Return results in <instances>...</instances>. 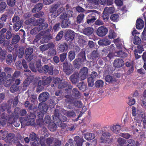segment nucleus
<instances>
[{"label": "nucleus", "instance_id": "obj_41", "mask_svg": "<svg viewBox=\"0 0 146 146\" xmlns=\"http://www.w3.org/2000/svg\"><path fill=\"white\" fill-rule=\"evenodd\" d=\"M118 56L121 57H126L127 56V54L122 51L120 50L117 53Z\"/></svg>", "mask_w": 146, "mask_h": 146}, {"label": "nucleus", "instance_id": "obj_55", "mask_svg": "<svg viewBox=\"0 0 146 146\" xmlns=\"http://www.w3.org/2000/svg\"><path fill=\"white\" fill-rule=\"evenodd\" d=\"M135 50H137V51L138 52V53L141 54L143 51H144V49L142 46L139 45L138 46L137 49Z\"/></svg>", "mask_w": 146, "mask_h": 146}, {"label": "nucleus", "instance_id": "obj_51", "mask_svg": "<svg viewBox=\"0 0 146 146\" xmlns=\"http://www.w3.org/2000/svg\"><path fill=\"white\" fill-rule=\"evenodd\" d=\"M7 57V62L8 64H10L13 61L12 55L11 54H9Z\"/></svg>", "mask_w": 146, "mask_h": 146}, {"label": "nucleus", "instance_id": "obj_33", "mask_svg": "<svg viewBox=\"0 0 146 146\" xmlns=\"http://www.w3.org/2000/svg\"><path fill=\"white\" fill-rule=\"evenodd\" d=\"M67 45L66 44L64 43L60 45L59 49L60 51L63 52L67 50Z\"/></svg>", "mask_w": 146, "mask_h": 146}, {"label": "nucleus", "instance_id": "obj_47", "mask_svg": "<svg viewBox=\"0 0 146 146\" xmlns=\"http://www.w3.org/2000/svg\"><path fill=\"white\" fill-rule=\"evenodd\" d=\"M7 14H3L1 18L0 19V22L1 23H4L6 21L7 19Z\"/></svg>", "mask_w": 146, "mask_h": 146}, {"label": "nucleus", "instance_id": "obj_31", "mask_svg": "<svg viewBox=\"0 0 146 146\" xmlns=\"http://www.w3.org/2000/svg\"><path fill=\"white\" fill-rule=\"evenodd\" d=\"M117 36V34L113 31L110 30L109 31L108 37L111 39L115 38Z\"/></svg>", "mask_w": 146, "mask_h": 146}, {"label": "nucleus", "instance_id": "obj_45", "mask_svg": "<svg viewBox=\"0 0 146 146\" xmlns=\"http://www.w3.org/2000/svg\"><path fill=\"white\" fill-rule=\"evenodd\" d=\"M114 42L115 43L117 47L119 49L121 48L122 45V44H120V42H119L118 39L114 40Z\"/></svg>", "mask_w": 146, "mask_h": 146}, {"label": "nucleus", "instance_id": "obj_62", "mask_svg": "<svg viewBox=\"0 0 146 146\" xmlns=\"http://www.w3.org/2000/svg\"><path fill=\"white\" fill-rule=\"evenodd\" d=\"M146 27H145L144 30L142 33V38L143 40H146Z\"/></svg>", "mask_w": 146, "mask_h": 146}, {"label": "nucleus", "instance_id": "obj_25", "mask_svg": "<svg viewBox=\"0 0 146 146\" xmlns=\"http://www.w3.org/2000/svg\"><path fill=\"white\" fill-rule=\"evenodd\" d=\"M70 24V22L68 19L64 20L62 22L61 27L62 28H66L68 27L69 24Z\"/></svg>", "mask_w": 146, "mask_h": 146}, {"label": "nucleus", "instance_id": "obj_30", "mask_svg": "<svg viewBox=\"0 0 146 146\" xmlns=\"http://www.w3.org/2000/svg\"><path fill=\"white\" fill-rule=\"evenodd\" d=\"M23 21H21L19 22L16 23L13 26L14 29L16 31H18L21 27Z\"/></svg>", "mask_w": 146, "mask_h": 146}, {"label": "nucleus", "instance_id": "obj_34", "mask_svg": "<svg viewBox=\"0 0 146 146\" xmlns=\"http://www.w3.org/2000/svg\"><path fill=\"white\" fill-rule=\"evenodd\" d=\"M76 35L78 37V38L79 39V41L80 42L83 43L86 41V39L83 36L80 35L79 34H77Z\"/></svg>", "mask_w": 146, "mask_h": 146}, {"label": "nucleus", "instance_id": "obj_63", "mask_svg": "<svg viewBox=\"0 0 146 146\" xmlns=\"http://www.w3.org/2000/svg\"><path fill=\"white\" fill-rule=\"evenodd\" d=\"M59 25L60 24L58 23L56 24L54 26L53 29L54 31H57L60 29Z\"/></svg>", "mask_w": 146, "mask_h": 146}, {"label": "nucleus", "instance_id": "obj_6", "mask_svg": "<svg viewBox=\"0 0 146 146\" xmlns=\"http://www.w3.org/2000/svg\"><path fill=\"white\" fill-rule=\"evenodd\" d=\"M114 11V9L112 7H106L103 13L104 20L106 21H107L109 18V14L113 13Z\"/></svg>", "mask_w": 146, "mask_h": 146}, {"label": "nucleus", "instance_id": "obj_40", "mask_svg": "<svg viewBox=\"0 0 146 146\" xmlns=\"http://www.w3.org/2000/svg\"><path fill=\"white\" fill-rule=\"evenodd\" d=\"M75 53L73 51H70L68 53V57L70 60H72L75 57Z\"/></svg>", "mask_w": 146, "mask_h": 146}, {"label": "nucleus", "instance_id": "obj_50", "mask_svg": "<svg viewBox=\"0 0 146 146\" xmlns=\"http://www.w3.org/2000/svg\"><path fill=\"white\" fill-rule=\"evenodd\" d=\"M18 86L15 85H13L10 89V91L12 93H14L16 91L18 90Z\"/></svg>", "mask_w": 146, "mask_h": 146}, {"label": "nucleus", "instance_id": "obj_12", "mask_svg": "<svg viewBox=\"0 0 146 146\" xmlns=\"http://www.w3.org/2000/svg\"><path fill=\"white\" fill-rule=\"evenodd\" d=\"M74 36V32L71 30H68L66 33L65 38L67 41L70 42L73 40Z\"/></svg>", "mask_w": 146, "mask_h": 146}, {"label": "nucleus", "instance_id": "obj_5", "mask_svg": "<svg viewBox=\"0 0 146 146\" xmlns=\"http://www.w3.org/2000/svg\"><path fill=\"white\" fill-rule=\"evenodd\" d=\"M5 75V74L4 72H2L0 74V85L4 84L5 86L8 87L11 84V81L10 79H6Z\"/></svg>", "mask_w": 146, "mask_h": 146}, {"label": "nucleus", "instance_id": "obj_35", "mask_svg": "<svg viewBox=\"0 0 146 146\" xmlns=\"http://www.w3.org/2000/svg\"><path fill=\"white\" fill-rule=\"evenodd\" d=\"M7 6V4L5 2H2L0 3V12H3Z\"/></svg>", "mask_w": 146, "mask_h": 146}, {"label": "nucleus", "instance_id": "obj_2", "mask_svg": "<svg viewBox=\"0 0 146 146\" xmlns=\"http://www.w3.org/2000/svg\"><path fill=\"white\" fill-rule=\"evenodd\" d=\"M84 70V74H80V73L78 76L77 74H75L72 75L71 77V80L73 83H75L79 80H83L85 79L88 74V69L86 67H84L81 69V72Z\"/></svg>", "mask_w": 146, "mask_h": 146}, {"label": "nucleus", "instance_id": "obj_8", "mask_svg": "<svg viewBox=\"0 0 146 146\" xmlns=\"http://www.w3.org/2000/svg\"><path fill=\"white\" fill-rule=\"evenodd\" d=\"M108 32V29L106 27L101 26L99 27L97 30V34L99 36H103L107 34Z\"/></svg>", "mask_w": 146, "mask_h": 146}, {"label": "nucleus", "instance_id": "obj_20", "mask_svg": "<svg viewBox=\"0 0 146 146\" xmlns=\"http://www.w3.org/2000/svg\"><path fill=\"white\" fill-rule=\"evenodd\" d=\"M94 13H91L87 17V22L88 23L93 22L96 19L94 17Z\"/></svg>", "mask_w": 146, "mask_h": 146}, {"label": "nucleus", "instance_id": "obj_29", "mask_svg": "<svg viewBox=\"0 0 146 146\" xmlns=\"http://www.w3.org/2000/svg\"><path fill=\"white\" fill-rule=\"evenodd\" d=\"M93 31L92 28L88 27L85 28L83 31L84 33L86 35H89L92 34Z\"/></svg>", "mask_w": 146, "mask_h": 146}, {"label": "nucleus", "instance_id": "obj_52", "mask_svg": "<svg viewBox=\"0 0 146 146\" xmlns=\"http://www.w3.org/2000/svg\"><path fill=\"white\" fill-rule=\"evenodd\" d=\"M73 92L74 96L76 98H79L80 94L76 89H74L73 90Z\"/></svg>", "mask_w": 146, "mask_h": 146}, {"label": "nucleus", "instance_id": "obj_10", "mask_svg": "<svg viewBox=\"0 0 146 146\" xmlns=\"http://www.w3.org/2000/svg\"><path fill=\"white\" fill-rule=\"evenodd\" d=\"M57 5H56L51 9L49 15L51 16V19L55 18L59 15V13L57 9Z\"/></svg>", "mask_w": 146, "mask_h": 146}, {"label": "nucleus", "instance_id": "obj_32", "mask_svg": "<svg viewBox=\"0 0 146 146\" xmlns=\"http://www.w3.org/2000/svg\"><path fill=\"white\" fill-rule=\"evenodd\" d=\"M33 49L31 48H27L25 51V54L26 56L28 58L33 52Z\"/></svg>", "mask_w": 146, "mask_h": 146}, {"label": "nucleus", "instance_id": "obj_58", "mask_svg": "<svg viewBox=\"0 0 146 146\" xmlns=\"http://www.w3.org/2000/svg\"><path fill=\"white\" fill-rule=\"evenodd\" d=\"M66 54L64 53L60 55V60L61 61L63 62L66 58Z\"/></svg>", "mask_w": 146, "mask_h": 146}, {"label": "nucleus", "instance_id": "obj_44", "mask_svg": "<svg viewBox=\"0 0 146 146\" xmlns=\"http://www.w3.org/2000/svg\"><path fill=\"white\" fill-rule=\"evenodd\" d=\"M111 19L114 21H117L119 19V16L117 14H114L111 15Z\"/></svg>", "mask_w": 146, "mask_h": 146}, {"label": "nucleus", "instance_id": "obj_22", "mask_svg": "<svg viewBox=\"0 0 146 146\" xmlns=\"http://www.w3.org/2000/svg\"><path fill=\"white\" fill-rule=\"evenodd\" d=\"M43 69L45 73H46L48 72L49 73L52 75L53 74V68L52 67H49L47 65H45L43 68Z\"/></svg>", "mask_w": 146, "mask_h": 146}, {"label": "nucleus", "instance_id": "obj_46", "mask_svg": "<svg viewBox=\"0 0 146 146\" xmlns=\"http://www.w3.org/2000/svg\"><path fill=\"white\" fill-rule=\"evenodd\" d=\"M88 81L89 86L91 87L94 85V80L89 78H88Z\"/></svg>", "mask_w": 146, "mask_h": 146}, {"label": "nucleus", "instance_id": "obj_19", "mask_svg": "<svg viewBox=\"0 0 146 146\" xmlns=\"http://www.w3.org/2000/svg\"><path fill=\"white\" fill-rule=\"evenodd\" d=\"M111 41L107 39L100 40L98 42V44L100 45H107L111 43Z\"/></svg>", "mask_w": 146, "mask_h": 146}, {"label": "nucleus", "instance_id": "obj_43", "mask_svg": "<svg viewBox=\"0 0 146 146\" xmlns=\"http://www.w3.org/2000/svg\"><path fill=\"white\" fill-rule=\"evenodd\" d=\"M34 119L33 118H31L28 119L27 123H25L27 125H32L34 123Z\"/></svg>", "mask_w": 146, "mask_h": 146}, {"label": "nucleus", "instance_id": "obj_49", "mask_svg": "<svg viewBox=\"0 0 146 146\" xmlns=\"http://www.w3.org/2000/svg\"><path fill=\"white\" fill-rule=\"evenodd\" d=\"M24 51V50L23 49L19 50V51H18L17 55L19 58H21L22 57L23 55Z\"/></svg>", "mask_w": 146, "mask_h": 146}, {"label": "nucleus", "instance_id": "obj_61", "mask_svg": "<svg viewBox=\"0 0 146 146\" xmlns=\"http://www.w3.org/2000/svg\"><path fill=\"white\" fill-rule=\"evenodd\" d=\"M2 131H1V135L3 136V139H4L6 137H7L8 135V132L7 131H5L4 132H2Z\"/></svg>", "mask_w": 146, "mask_h": 146}, {"label": "nucleus", "instance_id": "obj_18", "mask_svg": "<svg viewBox=\"0 0 146 146\" xmlns=\"http://www.w3.org/2000/svg\"><path fill=\"white\" fill-rule=\"evenodd\" d=\"M109 135L107 133H104L100 138V142H106L108 141L109 139Z\"/></svg>", "mask_w": 146, "mask_h": 146}, {"label": "nucleus", "instance_id": "obj_7", "mask_svg": "<svg viewBox=\"0 0 146 146\" xmlns=\"http://www.w3.org/2000/svg\"><path fill=\"white\" fill-rule=\"evenodd\" d=\"M7 122L9 123H11L13 122L11 118H9L6 114H3L2 115L1 118L0 119V124L2 125H5Z\"/></svg>", "mask_w": 146, "mask_h": 146}, {"label": "nucleus", "instance_id": "obj_26", "mask_svg": "<svg viewBox=\"0 0 146 146\" xmlns=\"http://www.w3.org/2000/svg\"><path fill=\"white\" fill-rule=\"evenodd\" d=\"M72 66L71 65H69L66 67L64 66V71L67 74H69L71 73L72 72Z\"/></svg>", "mask_w": 146, "mask_h": 146}, {"label": "nucleus", "instance_id": "obj_9", "mask_svg": "<svg viewBox=\"0 0 146 146\" xmlns=\"http://www.w3.org/2000/svg\"><path fill=\"white\" fill-rule=\"evenodd\" d=\"M36 68H35L34 67V66L33 63H31L29 64V67L33 71L35 72H36L37 70L39 72H40L39 69L40 68L41 64L40 63V60H38L36 62Z\"/></svg>", "mask_w": 146, "mask_h": 146}, {"label": "nucleus", "instance_id": "obj_16", "mask_svg": "<svg viewBox=\"0 0 146 146\" xmlns=\"http://www.w3.org/2000/svg\"><path fill=\"white\" fill-rule=\"evenodd\" d=\"M49 95L47 92H43L38 97L39 101L42 102L45 101L48 98Z\"/></svg>", "mask_w": 146, "mask_h": 146}, {"label": "nucleus", "instance_id": "obj_4", "mask_svg": "<svg viewBox=\"0 0 146 146\" xmlns=\"http://www.w3.org/2000/svg\"><path fill=\"white\" fill-rule=\"evenodd\" d=\"M38 26L37 27H35L31 30L30 33L32 35H35L39 31L42 29H45L48 26V24L46 22H39Z\"/></svg>", "mask_w": 146, "mask_h": 146}, {"label": "nucleus", "instance_id": "obj_57", "mask_svg": "<svg viewBox=\"0 0 146 146\" xmlns=\"http://www.w3.org/2000/svg\"><path fill=\"white\" fill-rule=\"evenodd\" d=\"M115 2L116 5L118 7H121L123 4V1L121 0H115Z\"/></svg>", "mask_w": 146, "mask_h": 146}, {"label": "nucleus", "instance_id": "obj_53", "mask_svg": "<svg viewBox=\"0 0 146 146\" xmlns=\"http://www.w3.org/2000/svg\"><path fill=\"white\" fill-rule=\"evenodd\" d=\"M43 37L42 34L41 33H40L38 35H37L36 38H35L34 41V44H35V42H38V41H39V40L41 38Z\"/></svg>", "mask_w": 146, "mask_h": 146}, {"label": "nucleus", "instance_id": "obj_21", "mask_svg": "<svg viewBox=\"0 0 146 146\" xmlns=\"http://www.w3.org/2000/svg\"><path fill=\"white\" fill-rule=\"evenodd\" d=\"M95 135L92 133H88L85 134L84 136V138L87 140H90L94 139L95 137Z\"/></svg>", "mask_w": 146, "mask_h": 146}, {"label": "nucleus", "instance_id": "obj_15", "mask_svg": "<svg viewBox=\"0 0 146 146\" xmlns=\"http://www.w3.org/2000/svg\"><path fill=\"white\" fill-rule=\"evenodd\" d=\"M124 64V62L123 60L119 58L115 59L113 63L114 66L117 68L121 67Z\"/></svg>", "mask_w": 146, "mask_h": 146}, {"label": "nucleus", "instance_id": "obj_11", "mask_svg": "<svg viewBox=\"0 0 146 146\" xmlns=\"http://www.w3.org/2000/svg\"><path fill=\"white\" fill-rule=\"evenodd\" d=\"M38 108L40 111L41 116L44 114L46 113L48 109V107L45 103L41 102L39 104Z\"/></svg>", "mask_w": 146, "mask_h": 146}, {"label": "nucleus", "instance_id": "obj_13", "mask_svg": "<svg viewBox=\"0 0 146 146\" xmlns=\"http://www.w3.org/2000/svg\"><path fill=\"white\" fill-rule=\"evenodd\" d=\"M54 46V44L52 43H50L46 44H44L41 46L40 47V49L41 51H44L49 48L53 47Z\"/></svg>", "mask_w": 146, "mask_h": 146}, {"label": "nucleus", "instance_id": "obj_28", "mask_svg": "<svg viewBox=\"0 0 146 146\" xmlns=\"http://www.w3.org/2000/svg\"><path fill=\"white\" fill-rule=\"evenodd\" d=\"M42 3L38 4L33 9V12H38L42 9Z\"/></svg>", "mask_w": 146, "mask_h": 146}, {"label": "nucleus", "instance_id": "obj_14", "mask_svg": "<svg viewBox=\"0 0 146 146\" xmlns=\"http://www.w3.org/2000/svg\"><path fill=\"white\" fill-rule=\"evenodd\" d=\"M72 12L69 10H66L64 13L60 15V18L62 19L71 17L72 15Z\"/></svg>", "mask_w": 146, "mask_h": 146}, {"label": "nucleus", "instance_id": "obj_3", "mask_svg": "<svg viewBox=\"0 0 146 146\" xmlns=\"http://www.w3.org/2000/svg\"><path fill=\"white\" fill-rule=\"evenodd\" d=\"M118 144L117 146H136V143L132 139H129L127 142L125 139L119 138L117 140Z\"/></svg>", "mask_w": 146, "mask_h": 146}, {"label": "nucleus", "instance_id": "obj_17", "mask_svg": "<svg viewBox=\"0 0 146 146\" xmlns=\"http://www.w3.org/2000/svg\"><path fill=\"white\" fill-rule=\"evenodd\" d=\"M144 26V22L141 19H139L137 20L136 27L137 29H141Z\"/></svg>", "mask_w": 146, "mask_h": 146}, {"label": "nucleus", "instance_id": "obj_24", "mask_svg": "<svg viewBox=\"0 0 146 146\" xmlns=\"http://www.w3.org/2000/svg\"><path fill=\"white\" fill-rule=\"evenodd\" d=\"M74 140L76 142L77 146H82V144L83 142V139L82 138L77 136L74 137Z\"/></svg>", "mask_w": 146, "mask_h": 146}, {"label": "nucleus", "instance_id": "obj_64", "mask_svg": "<svg viewBox=\"0 0 146 146\" xmlns=\"http://www.w3.org/2000/svg\"><path fill=\"white\" fill-rule=\"evenodd\" d=\"M53 1V0H44L43 3L45 5H48L52 3Z\"/></svg>", "mask_w": 146, "mask_h": 146}, {"label": "nucleus", "instance_id": "obj_27", "mask_svg": "<svg viewBox=\"0 0 146 146\" xmlns=\"http://www.w3.org/2000/svg\"><path fill=\"white\" fill-rule=\"evenodd\" d=\"M62 113L67 116H73L75 115V113L73 112H69L64 110H62Z\"/></svg>", "mask_w": 146, "mask_h": 146}, {"label": "nucleus", "instance_id": "obj_48", "mask_svg": "<svg viewBox=\"0 0 146 146\" xmlns=\"http://www.w3.org/2000/svg\"><path fill=\"white\" fill-rule=\"evenodd\" d=\"M15 3V0H7V3L8 5L11 7L13 6Z\"/></svg>", "mask_w": 146, "mask_h": 146}, {"label": "nucleus", "instance_id": "obj_38", "mask_svg": "<svg viewBox=\"0 0 146 146\" xmlns=\"http://www.w3.org/2000/svg\"><path fill=\"white\" fill-rule=\"evenodd\" d=\"M19 36L18 35H15L13 37L12 42L13 44H16L19 41Z\"/></svg>", "mask_w": 146, "mask_h": 146}, {"label": "nucleus", "instance_id": "obj_39", "mask_svg": "<svg viewBox=\"0 0 146 146\" xmlns=\"http://www.w3.org/2000/svg\"><path fill=\"white\" fill-rule=\"evenodd\" d=\"M106 81L109 83L112 82L114 81V79L112 76L110 75H108L106 77Z\"/></svg>", "mask_w": 146, "mask_h": 146}, {"label": "nucleus", "instance_id": "obj_59", "mask_svg": "<svg viewBox=\"0 0 146 146\" xmlns=\"http://www.w3.org/2000/svg\"><path fill=\"white\" fill-rule=\"evenodd\" d=\"M120 135L126 139L129 138L130 137V135L127 133H121Z\"/></svg>", "mask_w": 146, "mask_h": 146}, {"label": "nucleus", "instance_id": "obj_56", "mask_svg": "<svg viewBox=\"0 0 146 146\" xmlns=\"http://www.w3.org/2000/svg\"><path fill=\"white\" fill-rule=\"evenodd\" d=\"M98 76V74L97 72H95L93 71L92 72L90 75V78L94 80Z\"/></svg>", "mask_w": 146, "mask_h": 146}, {"label": "nucleus", "instance_id": "obj_1", "mask_svg": "<svg viewBox=\"0 0 146 146\" xmlns=\"http://www.w3.org/2000/svg\"><path fill=\"white\" fill-rule=\"evenodd\" d=\"M132 115L135 117V120H136L138 123H141L142 120L143 122V125L144 127H146V123L144 122L143 118H145L143 112L141 109L138 106H135L132 107Z\"/></svg>", "mask_w": 146, "mask_h": 146}, {"label": "nucleus", "instance_id": "obj_23", "mask_svg": "<svg viewBox=\"0 0 146 146\" xmlns=\"http://www.w3.org/2000/svg\"><path fill=\"white\" fill-rule=\"evenodd\" d=\"M111 130L114 133H117L121 129V127L118 125H113L110 127Z\"/></svg>", "mask_w": 146, "mask_h": 146}, {"label": "nucleus", "instance_id": "obj_42", "mask_svg": "<svg viewBox=\"0 0 146 146\" xmlns=\"http://www.w3.org/2000/svg\"><path fill=\"white\" fill-rule=\"evenodd\" d=\"M84 15L83 14H81L79 15L77 18V21L78 23H80L83 20Z\"/></svg>", "mask_w": 146, "mask_h": 146}, {"label": "nucleus", "instance_id": "obj_54", "mask_svg": "<svg viewBox=\"0 0 146 146\" xmlns=\"http://www.w3.org/2000/svg\"><path fill=\"white\" fill-rule=\"evenodd\" d=\"M63 32L62 31H60L57 35L56 37V40H59L62 38L63 36Z\"/></svg>", "mask_w": 146, "mask_h": 146}, {"label": "nucleus", "instance_id": "obj_36", "mask_svg": "<svg viewBox=\"0 0 146 146\" xmlns=\"http://www.w3.org/2000/svg\"><path fill=\"white\" fill-rule=\"evenodd\" d=\"M104 85L103 82L100 80L97 81L95 83V85L96 87H102Z\"/></svg>", "mask_w": 146, "mask_h": 146}, {"label": "nucleus", "instance_id": "obj_37", "mask_svg": "<svg viewBox=\"0 0 146 146\" xmlns=\"http://www.w3.org/2000/svg\"><path fill=\"white\" fill-rule=\"evenodd\" d=\"M141 40L140 38L137 36H135L133 38V43L137 45L140 43Z\"/></svg>", "mask_w": 146, "mask_h": 146}, {"label": "nucleus", "instance_id": "obj_60", "mask_svg": "<svg viewBox=\"0 0 146 146\" xmlns=\"http://www.w3.org/2000/svg\"><path fill=\"white\" fill-rule=\"evenodd\" d=\"M135 103V99L133 98H132L129 100L128 104L129 106H132Z\"/></svg>", "mask_w": 146, "mask_h": 146}]
</instances>
